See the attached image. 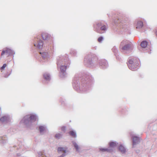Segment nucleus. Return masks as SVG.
Returning a JSON list of instances; mask_svg holds the SVG:
<instances>
[{"label":"nucleus","instance_id":"f257e3e1","mask_svg":"<svg viewBox=\"0 0 157 157\" xmlns=\"http://www.w3.org/2000/svg\"><path fill=\"white\" fill-rule=\"evenodd\" d=\"M92 80V77L89 75L80 78L76 75L73 80V87L78 92H86L90 89Z\"/></svg>","mask_w":157,"mask_h":157},{"label":"nucleus","instance_id":"f03ea898","mask_svg":"<svg viewBox=\"0 0 157 157\" xmlns=\"http://www.w3.org/2000/svg\"><path fill=\"white\" fill-rule=\"evenodd\" d=\"M95 61L98 62L101 68L105 69L108 66L107 62L104 59L98 60L96 56L93 54L90 53L87 55L85 57L84 63L87 67L93 66L96 63Z\"/></svg>","mask_w":157,"mask_h":157},{"label":"nucleus","instance_id":"7ed1b4c3","mask_svg":"<svg viewBox=\"0 0 157 157\" xmlns=\"http://www.w3.org/2000/svg\"><path fill=\"white\" fill-rule=\"evenodd\" d=\"M70 63L67 56H60L57 58L56 63L58 69H60V76L63 78L66 77V70Z\"/></svg>","mask_w":157,"mask_h":157},{"label":"nucleus","instance_id":"20e7f679","mask_svg":"<svg viewBox=\"0 0 157 157\" xmlns=\"http://www.w3.org/2000/svg\"><path fill=\"white\" fill-rule=\"evenodd\" d=\"M94 30L97 33L101 34L105 33L108 29L107 23L103 21L96 22L94 25Z\"/></svg>","mask_w":157,"mask_h":157},{"label":"nucleus","instance_id":"39448f33","mask_svg":"<svg viewBox=\"0 0 157 157\" xmlns=\"http://www.w3.org/2000/svg\"><path fill=\"white\" fill-rule=\"evenodd\" d=\"M38 116L35 114L28 115L25 116L20 121L21 123L28 125L38 120Z\"/></svg>","mask_w":157,"mask_h":157},{"label":"nucleus","instance_id":"423d86ee","mask_svg":"<svg viewBox=\"0 0 157 157\" xmlns=\"http://www.w3.org/2000/svg\"><path fill=\"white\" fill-rule=\"evenodd\" d=\"M120 48L122 52L129 53L132 49V45L128 40H124L121 43Z\"/></svg>","mask_w":157,"mask_h":157},{"label":"nucleus","instance_id":"0eeeda50","mask_svg":"<svg viewBox=\"0 0 157 157\" xmlns=\"http://www.w3.org/2000/svg\"><path fill=\"white\" fill-rule=\"evenodd\" d=\"M128 65L130 69L132 71H136L137 69V67L139 65L140 60L137 58H130L128 61Z\"/></svg>","mask_w":157,"mask_h":157},{"label":"nucleus","instance_id":"6e6552de","mask_svg":"<svg viewBox=\"0 0 157 157\" xmlns=\"http://www.w3.org/2000/svg\"><path fill=\"white\" fill-rule=\"evenodd\" d=\"M122 21L121 19L118 18L117 21L114 20V22L115 24L117 25L118 23H119V24L118 25V26H119V28L118 29L117 32L119 33H122L124 31H125L127 29V27L126 24L122 22Z\"/></svg>","mask_w":157,"mask_h":157},{"label":"nucleus","instance_id":"1a4fd4ad","mask_svg":"<svg viewBox=\"0 0 157 157\" xmlns=\"http://www.w3.org/2000/svg\"><path fill=\"white\" fill-rule=\"evenodd\" d=\"M34 41V45L35 46H36L40 50L44 48L43 41L40 40L38 37L35 38Z\"/></svg>","mask_w":157,"mask_h":157},{"label":"nucleus","instance_id":"9d476101","mask_svg":"<svg viewBox=\"0 0 157 157\" xmlns=\"http://www.w3.org/2000/svg\"><path fill=\"white\" fill-rule=\"evenodd\" d=\"M5 53L8 55V56H10L13 55L15 54V52L14 51L11 49L6 48L5 50H3L1 54V56L4 55Z\"/></svg>","mask_w":157,"mask_h":157},{"label":"nucleus","instance_id":"9b49d317","mask_svg":"<svg viewBox=\"0 0 157 157\" xmlns=\"http://www.w3.org/2000/svg\"><path fill=\"white\" fill-rule=\"evenodd\" d=\"M41 57L44 60H46L49 58V55L47 52H44L43 51L39 52Z\"/></svg>","mask_w":157,"mask_h":157},{"label":"nucleus","instance_id":"f8f14e48","mask_svg":"<svg viewBox=\"0 0 157 157\" xmlns=\"http://www.w3.org/2000/svg\"><path fill=\"white\" fill-rule=\"evenodd\" d=\"M8 142V138L6 135L0 137V143L5 144Z\"/></svg>","mask_w":157,"mask_h":157},{"label":"nucleus","instance_id":"ddd939ff","mask_svg":"<svg viewBox=\"0 0 157 157\" xmlns=\"http://www.w3.org/2000/svg\"><path fill=\"white\" fill-rule=\"evenodd\" d=\"M132 138L133 145L139 144L140 142L139 138L136 136H132Z\"/></svg>","mask_w":157,"mask_h":157},{"label":"nucleus","instance_id":"4468645a","mask_svg":"<svg viewBox=\"0 0 157 157\" xmlns=\"http://www.w3.org/2000/svg\"><path fill=\"white\" fill-rule=\"evenodd\" d=\"M9 119V116L8 115H6L0 118V121L2 123H6L8 121Z\"/></svg>","mask_w":157,"mask_h":157},{"label":"nucleus","instance_id":"2eb2a0df","mask_svg":"<svg viewBox=\"0 0 157 157\" xmlns=\"http://www.w3.org/2000/svg\"><path fill=\"white\" fill-rule=\"evenodd\" d=\"M39 129L40 133L43 134L46 131V127L45 126H40L39 127Z\"/></svg>","mask_w":157,"mask_h":157},{"label":"nucleus","instance_id":"dca6fc26","mask_svg":"<svg viewBox=\"0 0 157 157\" xmlns=\"http://www.w3.org/2000/svg\"><path fill=\"white\" fill-rule=\"evenodd\" d=\"M41 36L44 40H48L50 37V35L46 33H43L41 34Z\"/></svg>","mask_w":157,"mask_h":157},{"label":"nucleus","instance_id":"f3484780","mask_svg":"<svg viewBox=\"0 0 157 157\" xmlns=\"http://www.w3.org/2000/svg\"><path fill=\"white\" fill-rule=\"evenodd\" d=\"M44 78L46 81H49L51 79L50 75L48 73H45L43 75Z\"/></svg>","mask_w":157,"mask_h":157},{"label":"nucleus","instance_id":"a211bd4d","mask_svg":"<svg viewBox=\"0 0 157 157\" xmlns=\"http://www.w3.org/2000/svg\"><path fill=\"white\" fill-rule=\"evenodd\" d=\"M100 151L101 152H111L113 151V149L112 148H99Z\"/></svg>","mask_w":157,"mask_h":157},{"label":"nucleus","instance_id":"6ab92c4d","mask_svg":"<svg viewBox=\"0 0 157 157\" xmlns=\"http://www.w3.org/2000/svg\"><path fill=\"white\" fill-rule=\"evenodd\" d=\"M143 26V22L141 21H139L137 22L136 28L137 29H140Z\"/></svg>","mask_w":157,"mask_h":157},{"label":"nucleus","instance_id":"aec40b11","mask_svg":"<svg viewBox=\"0 0 157 157\" xmlns=\"http://www.w3.org/2000/svg\"><path fill=\"white\" fill-rule=\"evenodd\" d=\"M119 151L123 154L126 151V148L122 145H120L119 147Z\"/></svg>","mask_w":157,"mask_h":157},{"label":"nucleus","instance_id":"412c9836","mask_svg":"<svg viewBox=\"0 0 157 157\" xmlns=\"http://www.w3.org/2000/svg\"><path fill=\"white\" fill-rule=\"evenodd\" d=\"M57 151L58 152H63L65 154L67 152V149L65 147H59L58 148Z\"/></svg>","mask_w":157,"mask_h":157},{"label":"nucleus","instance_id":"4be33fe9","mask_svg":"<svg viewBox=\"0 0 157 157\" xmlns=\"http://www.w3.org/2000/svg\"><path fill=\"white\" fill-rule=\"evenodd\" d=\"M72 143L73 145L76 149V151H78L79 148L76 142L75 141H72Z\"/></svg>","mask_w":157,"mask_h":157},{"label":"nucleus","instance_id":"5701e85b","mask_svg":"<svg viewBox=\"0 0 157 157\" xmlns=\"http://www.w3.org/2000/svg\"><path fill=\"white\" fill-rule=\"evenodd\" d=\"M117 144L118 143L116 142H111L109 143V146L112 148L115 147Z\"/></svg>","mask_w":157,"mask_h":157},{"label":"nucleus","instance_id":"b1692460","mask_svg":"<svg viewBox=\"0 0 157 157\" xmlns=\"http://www.w3.org/2000/svg\"><path fill=\"white\" fill-rule=\"evenodd\" d=\"M147 45V42L146 41H142L140 44L141 47L144 48H146Z\"/></svg>","mask_w":157,"mask_h":157},{"label":"nucleus","instance_id":"393cba45","mask_svg":"<svg viewBox=\"0 0 157 157\" xmlns=\"http://www.w3.org/2000/svg\"><path fill=\"white\" fill-rule=\"evenodd\" d=\"M39 157H47L44 152L39 151L38 152Z\"/></svg>","mask_w":157,"mask_h":157},{"label":"nucleus","instance_id":"a878e982","mask_svg":"<svg viewBox=\"0 0 157 157\" xmlns=\"http://www.w3.org/2000/svg\"><path fill=\"white\" fill-rule=\"evenodd\" d=\"M69 133L72 136L75 138L76 137V133L75 132L73 131H71L69 132Z\"/></svg>","mask_w":157,"mask_h":157},{"label":"nucleus","instance_id":"bb28decb","mask_svg":"<svg viewBox=\"0 0 157 157\" xmlns=\"http://www.w3.org/2000/svg\"><path fill=\"white\" fill-rule=\"evenodd\" d=\"M62 136V135L61 133H58L55 135V137L56 139H59L61 138Z\"/></svg>","mask_w":157,"mask_h":157},{"label":"nucleus","instance_id":"cd10ccee","mask_svg":"<svg viewBox=\"0 0 157 157\" xmlns=\"http://www.w3.org/2000/svg\"><path fill=\"white\" fill-rule=\"evenodd\" d=\"M70 53L74 56H75L76 55L77 52L74 49H72L70 52Z\"/></svg>","mask_w":157,"mask_h":157},{"label":"nucleus","instance_id":"c85d7f7f","mask_svg":"<svg viewBox=\"0 0 157 157\" xmlns=\"http://www.w3.org/2000/svg\"><path fill=\"white\" fill-rule=\"evenodd\" d=\"M112 50L113 52L114 53L115 55L118 52L117 49L115 47H113V48H112Z\"/></svg>","mask_w":157,"mask_h":157},{"label":"nucleus","instance_id":"c756f323","mask_svg":"<svg viewBox=\"0 0 157 157\" xmlns=\"http://www.w3.org/2000/svg\"><path fill=\"white\" fill-rule=\"evenodd\" d=\"M103 40V37L102 36H100L98 38V40L99 43H101Z\"/></svg>","mask_w":157,"mask_h":157},{"label":"nucleus","instance_id":"7c9ffc66","mask_svg":"<svg viewBox=\"0 0 157 157\" xmlns=\"http://www.w3.org/2000/svg\"><path fill=\"white\" fill-rule=\"evenodd\" d=\"M7 65L5 63L3 64L2 66L1 67V70L2 71L6 67Z\"/></svg>","mask_w":157,"mask_h":157},{"label":"nucleus","instance_id":"2f4dec72","mask_svg":"<svg viewBox=\"0 0 157 157\" xmlns=\"http://www.w3.org/2000/svg\"><path fill=\"white\" fill-rule=\"evenodd\" d=\"M61 130L63 132H65L66 130V128L64 126L62 127L61 128Z\"/></svg>","mask_w":157,"mask_h":157},{"label":"nucleus","instance_id":"473e14b6","mask_svg":"<svg viewBox=\"0 0 157 157\" xmlns=\"http://www.w3.org/2000/svg\"><path fill=\"white\" fill-rule=\"evenodd\" d=\"M155 33L156 35V36H157V29L155 31Z\"/></svg>","mask_w":157,"mask_h":157},{"label":"nucleus","instance_id":"72a5a7b5","mask_svg":"<svg viewBox=\"0 0 157 157\" xmlns=\"http://www.w3.org/2000/svg\"><path fill=\"white\" fill-rule=\"evenodd\" d=\"M47 49L48 50H49V46H48V48H45V49Z\"/></svg>","mask_w":157,"mask_h":157},{"label":"nucleus","instance_id":"f704fd0d","mask_svg":"<svg viewBox=\"0 0 157 157\" xmlns=\"http://www.w3.org/2000/svg\"><path fill=\"white\" fill-rule=\"evenodd\" d=\"M64 102V101H61V104H62V105L63 104V102Z\"/></svg>","mask_w":157,"mask_h":157},{"label":"nucleus","instance_id":"c9c22d12","mask_svg":"<svg viewBox=\"0 0 157 157\" xmlns=\"http://www.w3.org/2000/svg\"><path fill=\"white\" fill-rule=\"evenodd\" d=\"M8 76H6V75H5V77H6V78H7V77H8Z\"/></svg>","mask_w":157,"mask_h":157},{"label":"nucleus","instance_id":"e433bc0d","mask_svg":"<svg viewBox=\"0 0 157 157\" xmlns=\"http://www.w3.org/2000/svg\"><path fill=\"white\" fill-rule=\"evenodd\" d=\"M50 49H51V50H52V48H50Z\"/></svg>","mask_w":157,"mask_h":157}]
</instances>
